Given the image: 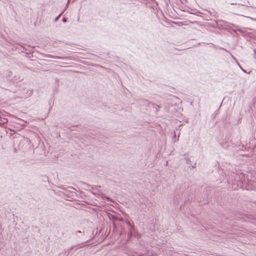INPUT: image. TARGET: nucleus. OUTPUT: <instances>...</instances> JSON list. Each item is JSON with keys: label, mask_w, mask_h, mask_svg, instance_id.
Wrapping results in <instances>:
<instances>
[{"label": "nucleus", "mask_w": 256, "mask_h": 256, "mask_svg": "<svg viewBox=\"0 0 256 256\" xmlns=\"http://www.w3.org/2000/svg\"><path fill=\"white\" fill-rule=\"evenodd\" d=\"M126 222V224H127L128 226H131V224H130V222L127 221Z\"/></svg>", "instance_id": "obj_6"}, {"label": "nucleus", "mask_w": 256, "mask_h": 256, "mask_svg": "<svg viewBox=\"0 0 256 256\" xmlns=\"http://www.w3.org/2000/svg\"><path fill=\"white\" fill-rule=\"evenodd\" d=\"M243 177L244 178V175L242 173V174H240V176H239V178H241L242 179L243 178ZM244 183L246 184V181H245V179L244 178ZM242 184V186L243 187V188H245L246 189L248 190V189H251L252 188V185L253 184V182H250V181L248 183V186H244L243 185H244V182L242 180H241V181L240 182V184Z\"/></svg>", "instance_id": "obj_1"}, {"label": "nucleus", "mask_w": 256, "mask_h": 256, "mask_svg": "<svg viewBox=\"0 0 256 256\" xmlns=\"http://www.w3.org/2000/svg\"><path fill=\"white\" fill-rule=\"evenodd\" d=\"M176 131H178V128H176Z\"/></svg>", "instance_id": "obj_11"}, {"label": "nucleus", "mask_w": 256, "mask_h": 256, "mask_svg": "<svg viewBox=\"0 0 256 256\" xmlns=\"http://www.w3.org/2000/svg\"><path fill=\"white\" fill-rule=\"evenodd\" d=\"M134 226H132L131 229H130V232H128V234H130V236H132V233H133V231H134Z\"/></svg>", "instance_id": "obj_4"}, {"label": "nucleus", "mask_w": 256, "mask_h": 256, "mask_svg": "<svg viewBox=\"0 0 256 256\" xmlns=\"http://www.w3.org/2000/svg\"><path fill=\"white\" fill-rule=\"evenodd\" d=\"M76 233H77V234H78V233L80 234V233H82V232H81V231L78 230V232H76Z\"/></svg>", "instance_id": "obj_9"}, {"label": "nucleus", "mask_w": 256, "mask_h": 256, "mask_svg": "<svg viewBox=\"0 0 256 256\" xmlns=\"http://www.w3.org/2000/svg\"><path fill=\"white\" fill-rule=\"evenodd\" d=\"M8 130L10 131V132H14V129L10 128V129H8Z\"/></svg>", "instance_id": "obj_7"}, {"label": "nucleus", "mask_w": 256, "mask_h": 256, "mask_svg": "<svg viewBox=\"0 0 256 256\" xmlns=\"http://www.w3.org/2000/svg\"><path fill=\"white\" fill-rule=\"evenodd\" d=\"M176 132L174 131V134L172 138V141L173 142H176V141L178 140V139H176Z\"/></svg>", "instance_id": "obj_3"}, {"label": "nucleus", "mask_w": 256, "mask_h": 256, "mask_svg": "<svg viewBox=\"0 0 256 256\" xmlns=\"http://www.w3.org/2000/svg\"><path fill=\"white\" fill-rule=\"evenodd\" d=\"M185 160L186 161V162L187 164H190V158H188V156H186L185 157Z\"/></svg>", "instance_id": "obj_5"}, {"label": "nucleus", "mask_w": 256, "mask_h": 256, "mask_svg": "<svg viewBox=\"0 0 256 256\" xmlns=\"http://www.w3.org/2000/svg\"><path fill=\"white\" fill-rule=\"evenodd\" d=\"M180 132H178V137L180 136Z\"/></svg>", "instance_id": "obj_10"}, {"label": "nucleus", "mask_w": 256, "mask_h": 256, "mask_svg": "<svg viewBox=\"0 0 256 256\" xmlns=\"http://www.w3.org/2000/svg\"><path fill=\"white\" fill-rule=\"evenodd\" d=\"M196 166V163L194 164L192 166V168H194Z\"/></svg>", "instance_id": "obj_8"}, {"label": "nucleus", "mask_w": 256, "mask_h": 256, "mask_svg": "<svg viewBox=\"0 0 256 256\" xmlns=\"http://www.w3.org/2000/svg\"><path fill=\"white\" fill-rule=\"evenodd\" d=\"M92 189L94 190V192L98 194H102V192L98 189V186H94L92 187Z\"/></svg>", "instance_id": "obj_2"}]
</instances>
